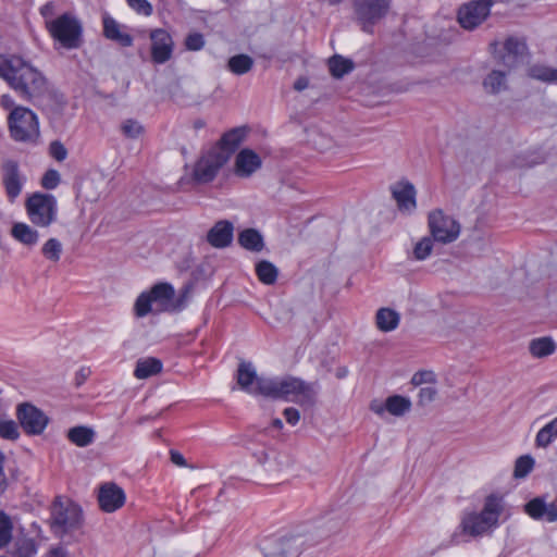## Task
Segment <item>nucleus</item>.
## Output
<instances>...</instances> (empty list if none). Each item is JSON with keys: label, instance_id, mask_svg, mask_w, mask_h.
Wrapping results in <instances>:
<instances>
[{"label": "nucleus", "instance_id": "bf43d9fd", "mask_svg": "<svg viewBox=\"0 0 557 557\" xmlns=\"http://www.w3.org/2000/svg\"><path fill=\"white\" fill-rule=\"evenodd\" d=\"M0 106L5 110H13L16 106L14 99L10 95H2L0 98Z\"/></svg>", "mask_w": 557, "mask_h": 557}, {"label": "nucleus", "instance_id": "864d4df0", "mask_svg": "<svg viewBox=\"0 0 557 557\" xmlns=\"http://www.w3.org/2000/svg\"><path fill=\"white\" fill-rule=\"evenodd\" d=\"M437 395V391L433 386H425L419 391V405L424 406L432 403Z\"/></svg>", "mask_w": 557, "mask_h": 557}, {"label": "nucleus", "instance_id": "4468645a", "mask_svg": "<svg viewBox=\"0 0 557 557\" xmlns=\"http://www.w3.org/2000/svg\"><path fill=\"white\" fill-rule=\"evenodd\" d=\"M16 414L21 426L27 434H41L48 424L47 416L30 404L20 405Z\"/></svg>", "mask_w": 557, "mask_h": 557}, {"label": "nucleus", "instance_id": "4c0bfd02", "mask_svg": "<svg viewBox=\"0 0 557 557\" xmlns=\"http://www.w3.org/2000/svg\"><path fill=\"white\" fill-rule=\"evenodd\" d=\"M253 65V60L247 54H237L230 58L227 66L228 70L236 74L243 75L251 70Z\"/></svg>", "mask_w": 557, "mask_h": 557}, {"label": "nucleus", "instance_id": "cd10ccee", "mask_svg": "<svg viewBox=\"0 0 557 557\" xmlns=\"http://www.w3.org/2000/svg\"><path fill=\"white\" fill-rule=\"evenodd\" d=\"M162 371L161 360L148 357L141 358L136 362L134 375L138 380H145L152 375H156Z\"/></svg>", "mask_w": 557, "mask_h": 557}, {"label": "nucleus", "instance_id": "13d9d810", "mask_svg": "<svg viewBox=\"0 0 557 557\" xmlns=\"http://www.w3.org/2000/svg\"><path fill=\"white\" fill-rule=\"evenodd\" d=\"M171 461L177 467H186L187 462L184 456L177 450L170 451Z\"/></svg>", "mask_w": 557, "mask_h": 557}, {"label": "nucleus", "instance_id": "0eeeda50", "mask_svg": "<svg viewBox=\"0 0 557 557\" xmlns=\"http://www.w3.org/2000/svg\"><path fill=\"white\" fill-rule=\"evenodd\" d=\"M174 288L168 283L156 284L150 290L141 293L134 305L135 315L144 318L148 313L165 311L173 297Z\"/></svg>", "mask_w": 557, "mask_h": 557}, {"label": "nucleus", "instance_id": "58836bf2", "mask_svg": "<svg viewBox=\"0 0 557 557\" xmlns=\"http://www.w3.org/2000/svg\"><path fill=\"white\" fill-rule=\"evenodd\" d=\"M329 67L334 77L341 78L354 69V64L348 59H345L341 55H335L330 59Z\"/></svg>", "mask_w": 557, "mask_h": 557}, {"label": "nucleus", "instance_id": "aec40b11", "mask_svg": "<svg viewBox=\"0 0 557 557\" xmlns=\"http://www.w3.org/2000/svg\"><path fill=\"white\" fill-rule=\"evenodd\" d=\"M262 165V160L253 150L245 148L240 150L234 163V173L238 177L247 178L256 173Z\"/></svg>", "mask_w": 557, "mask_h": 557}, {"label": "nucleus", "instance_id": "774afa93", "mask_svg": "<svg viewBox=\"0 0 557 557\" xmlns=\"http://www.w3.org/2000/svg\"><path fill=\"white\" fill-rule=\"evenodd\" d=\"M273 426L276 428V429H282L283 423H282V421L280 419H275L273 421Z\"/></svg>", "mask_w": 557, "mask_h": 557}, {"label": "nucleus", "instance_id": "6ab92c4d", "mask_svg": "<svg viewBox=\"0 0 557 557\" xmlns=\"http://www.w3.org/2000/svg\"><path fill=\"white\" fill-rule=\"evenodd\" d=\"M306 539L300 534H290L280 539L265 557H298L306 546Z\"/></svg>", "mask_w": 557, "mask_h": 557}, {"label": "nucleus", "instance_id": "9b49d317", "mask_svg": "<svg viewBox=\"0 0 557 557\" xmlns=\"http://www.w3.org/2000/svg\"><path fill=\"white\" fill-rule=\"evenodd\" d=\"M355 12L362 29L372 33L375 25L388 11L386 0H355Z\"/></svg>", "mask_w": 557, "mask_h": 557}, {"label": "nucleus", "instance_id": "f03ea898", "mask_svg": "<svg viewBox=\"0 0 557 557\" xmlns=\"http://www.w3.org/2000/svg\"><path fill=\"white\" fill-rule=\"evenodd\" d=\"M260 395L293 401L301 407L315 404L319 386L294 376L260 379L257 382Z\"/></svg>", "mask_w": 557, "mask_h": 557}, {"label": "nucleus", "instance_id": "c9c22d12", "mask_svg": "<svg viewBox=\"0 0 557 557\" xmlns=\"http://www.w3.org/2000/svg\"><path fill=\"white\" fill-rule=\"evenodd\" d=\"M555 438H557V417L537 432L535 444L539 447L547 448Z\"/></svg>", "mask_w": 557, "mask_h": 557}, {"label": "nucleus", "instance_id": "c756f323", "mask_svg": "<svg viewBox=\"0 0 557 557\" xmlns=\"http://www.w3.org/2000/svg\"><path fill=\"white\" fill-rule=\"evenodd\" d=\"M238 243L247 250L259 252L264 247L263 236L255 228H246L238 234Z\"/></svg>", "mask_w": 557, "mask_h": 557}, {"label": "nucleus", "instance_id": "dca6fc26", "mask_svg": "<svg viewBox=\"0 0 557 557\" xmlns=\"http://www.w3.org/2000/svg\"><path fill=\"white\" fill-rule=\"evenodd\" d=\"M125 493L117 484L106 482L98 491L99 507L104 512H114L125 504Z\"/></svg>", "mask_w": 557, "mask_h": 557}, {"label": "nucleus", "instance_id": "f704fd0d", "mask_svg": "<svg viewBox=\"0 0 557 557\" xmlns=\"http://www.w3.org/2000/svg\"><path fill=\"white\" fill-rule=\"evenodd\" d=\"M483 86L491 94H498L507 88L506 73L492 71L483 81Z\"/></svg>", "mask_w": 557, "mask_h": 557}, {"label": "nucleus", "instance_id": "1a4fd4ad", "mask_svg": "<svg viewBox=\"0 0 557 557\" xmlns=\"http://www.w3.org/2000/svg\"><path fill=\"white\" fill-rule=\"evenodd\" d=\"M26 210L32 223L47 227L55 221L57 200L50 194L35 193L26 200Z\"/></svg>", "mask_w": 557, "mask_h": 557}, {"label": "nucleus", "instance_id": "09e8293b", "mask_svg": "<svg viewBox=\"0 0 557 557\" xmlns=\"http://www.w3.org/2000/svg\"><path fill=\"white\" fill-rule=\"evenodd\" d=\"M126 2L138 14L145 16L152 14V5L148 0H126Z\"/></svg>", "mask_w": 557, "mask_h": 557}, {"label": "nucleus", "instance_id": "39448f33", "mask_svg": "<svg viewBox=\"0 0 557 557\" xmlns=\"http://www.w3.org/2000/svg\"><path fill=\"white\" fill-rule=\"evenodd\" d=\"M8 126L11 137L15 141L35 143L39 135L37 115L28 108L17 106L8 116Z\"/></svg>", "mask_w": 557, "mask_h": 557}, {"label": "nucleus", "instance_id": "6e6d98bb", "mask_svg": "<svg viewBox=\"0 0 557 557\" xmlns=\"http://www.w3.org/2000/svg\"><path fill=\"white\" fill-rule=\"evenodd\" d=\"M55 9H57V4L53 1H49V2L45 3L40 8V14H41V16L45 20V27L46 28H48V22L49 21L55 20V17H57L55 16Z\"/></svg>", "mask_w": 557, "mask_h": 557}, {"label": "nucleus", "instance_id": "412c9836", "mask_svg": "<svg viewBox=\"0 0 557 557\" xmlns=\"http://www.w3.org/2000/svg\"><path fill=\"white\" fill-rule=\"evenodd\" d=\"M392 195L397 202L400 211L411 212L416 209V188L408 181L397 182L392 186Z\"/></svg>", "mask_w": 557, "mask_h": 557}, {"label": "nucleus", "instance_id": "7ed1b4c3", "mask_svg": "<svg viewBox=\"0 0 557 557\" xmlns=\"http://www.w3.org/2000/svg\"><path fill=\"white\" fill-rule=\"evenodd\" d=\"M502 510L500 499L488 496L480 512H468L462 517L460 528L465 534L474 537L487 534L498 525Z\"/></svg>", "mask_w": 557, "mask_h": 557}, {"label": "nucleus", "instance_id": "f257e3e1", "mask_svg": "<svg viewBox=\"0 0 557 557\" xmlns=\"http://www.w3.org/2000/svg\"><path fill=\"white\" fill-rule=\"evenodd\" d=\"M0 77L23 100L36 103L49 94L45 75L18 55H0Z\"/></svg>", "mask_w": 557, "mask_h": 557}, {"label": "nucleus", "instance_id": "0e129e2a", "mask_svg": "<svg viewBox=\"0 0 557 557\" xmlns=\"http://www.w3.org/2000/svg\"><path fill=\"white\" fill-rule=\"evenodd\" d=\"M50 557H64L62 549H52L50 552Z\"/></svg>", "mask_w": 557, "mask_h": 557}, {"label": "nucleus", "instance_id": "f8f14e48", "mask_svg": "<svg viewBox=\"0 0 557 557\" xmlns=\"http://www.w3.org/2000/svg\"><path fill=\"white\" fill-rule=\"evenodd\" d=\"M492 0H475L461 5L458 10V22L467 30H472L481 25L490 15Z\"/></svg>", "mask_w": 557, "mask_h": 557}, {"label": "nucleus", "instance_id": "ea45409f", "mask_svg": "<svg viewBox=\"0 0 557 557\" xmlns=\"http://www.w3.org/2000/svg\"><path fill=\"white\" fill-rule=\"evenodd\" d=\"M121 132L122 134L129 139H137L145 133L144 125L134 119H126L121 123Z\"/></svg>", "mask_w": 557, "mask_h": 557}, {"label": "nucleus", "instance_id": "8fccbe9b", "mask_svg": "<svg viewBox=\"0 0 557 557\" xmlns=\"http://www.w3.org/2000/svg\"><path fill=\"white\" fill-rule=\"evenodd\" d=\"M59 183L60 174L57 170H48L41 178V185L46 189H54Z\"/></svg>", "mask_w": 557, "mask_h": 557}, {"label": "nucleus", "instance_id": "052dcab7", "mask_svg": "<svg viewBox=\"0 0 557 557\" xmlns=\"http://www.w3.org/2000/svg\"><path fill=\"white\" fill-rule=\"evenodd\" d=\"M3 462H4V456L2 451L0 450V494L3 491L4 484H5V475L3 472Z\"/></svg>", "mask_w": 557, "mask_h": 557}, {"label": "nucleus", "instance_id": "6e6552de", "mask_svg": "<svg viewBox=\"0 0 557 557\" xmlns=\"http://www.w3.org/2000/svg\"><path fill=\"white\" fill-rule=\"evenodd\" d=\"M490 52L498 63L510 70L518 66L523 60L528 52V47L523 39L509 36L503 42L492 41L490 44Z\"/></svg>", "mask_w": 557, "mask_h": 557}, {"label": "nucleus", "instance_id": "423d86ee", "mask_svg": "<svg viewBox=\"0 0 557 557\" xmlns=\"http://www.w3.org/2000/svg\"><path fill=\"white\" fill-rule=\"evenodd\" d=\"M51 529L59 535L76 530L83 521L81 507L67 498L57 497L51 507Z\"/></svg>", "mask_w": 557, "mask_h": 557}, {"label": "nucleus", "instance_id": "a878e982", "mask_svg": "<svg viewBox=\"0 0 557 557\" xmlns=\"http://www.w3.org/2000/svg\"><path fill=\"white\" fill-rule=\"evenodd\" d=\"M261 377H257L255 368L250 362H242L237 370V383L246 392L251 394H260L257 382Z\"/></svg>", "mask_w": 557, "mask_h": 557}, {"label": "nucleus", "instance_id": "7c9ffc66", "mask_svg": "<svg viewBox=\"0 0 557 557\" xmlns=\"http://www.w3.org/2000/svg\"><path fill=\"white\" fill-rule=\"evenodd\" d=\"M528 75L533 79L557 85V69L553 66L542 63L533 64L528 69Z\"/></svg>", "mask_w": 557, "mask_h": 557}, {"label": "nucleus", "instance_id": "e433bc0d", "mask_svg": "<svg viewBox=\"0 0 557 557\" xmlns=\"http://www.w3.org/2000/svg\"><path fill=\"white\" fill-rule=\"evenodd\" d=\"M256 273L263 284L271 285L276 282L278 271L272 262L262 260L257 263Z\"/></svg>", "mask_w": 557, "mask_h": 557}, {"label": "nucleus", "instance_id": "ddd939ff", "mask_svg": "<svg viewBox=\"0 0 557 557\" xmlns=\"http://www.w3.org/2000/svg\"><path fill=\"white\" fill-rule=\"evenodd\" d=\"M226 162V154L220 153L219 149L211 148L195 164L194 178L200 183L211 182Z\"/></svg>", "mask_w": 557, "mask_h": 557}, {"label": "nucleus", "instance_id": "69168bd1", "mask_svg": "<svg viewBox=\"0 0 557 557\" xmlns=\"http://www.w3.org/2000/svg\"><path fill=\"white\" fill-rule=\"evenodd\" d=\"M203 126H205V121H202V120H197L194 123V127L197 129L202 128Z\"/></svg>", "mask_w": 557, "mask_h": 557}, {"label": "nucleus", "instance_id": "bb28decb", "mask_svg": "<svg viewBox=\"0 0 557 557\" xmlns=\"http://www.w3.org/2000/svg\"><path fill=\"white\" fill-rule=\"evenodd\" d=\"M399 321V313L391 308H381L375 315L376 327L385 333L397 329Z\"/></svg>", "mask_w": 557, "mask_h": 557}, {"label": "nucleus", "instance_id": "5fc2aeb1", "mask_svg": "<svg viewBox=\"0 0 557 557\" xmlns=\"http://www.w3.org/2000/svg\"><path fill=\"white\" fill-rule=\"evenodd\" d=\"M185 45L188 50L198 51L203 47L205 40L201 34L195 33L187 36Z\"/></svg>", "mask_w": 557, "mask_h": 557}, {"label": "nucleus", "instance_id": "72a5a7b5", "mask_svg": "<svg viewBox=\"0 0 557 557\" xmlns=\"http://www.w3.org/2000/svg\"><path fill=\"white\" fill-rule=\"evenodd\" d=\"M385 408L391 414L401 417L411 408L409 398L400 395H393L386 398Z\"/></svg>", "mask_w": 557, "mask_h": 557}, {"label": "nucleus", "instance_id": "2f4dec72", "mask_svg": "<svg viewBox=\"0 0 557 557\" xmlns=\"http://www.w3.org/2000/svg\"><path fill=\"white\" fill-rule=\"evenodd\" d=\"M67 438L78 447H86L94 442L95 432L88 426L78 425L67 431Z\"/></svg>", "mask_w": 557, "mask_h": 557}, {"label": "nucleus", "instance_id": "c85d7f7f", "mask_svg": "<svg viewBox=\"0 0 557 557\" xmlns=\"http://www.w3.org/2000/svg\"><path fill=\"white\" fill-rule=\"evenodd\" d=\"M11 235L14 239L25 246H35L38 243L39 234L26 223H15L12 226Z\"/></svg>", "mask_w": 557, "mask_h": 557}, {"label": "nucleus", "instance_id": "393cba45", "mask_svg": "<svg viewBox=\"0 0 557 557\" xmlns=\"http://www.w3.org/2000/svg\"><path fill=\"white\" fill-rule=\"evenodd\" d=\"M246 136V129L244 127H236L228 132H226L214 149H219L220 153L226 154L227 160L232 156V153L238 148V146L243 143Z\"/></svg>", "mask_w": 557, "mask_h": 557}, {"label": "nucleus", "instance_id": "a18cd8bd", "mask_svg": "<svg viewBox=\"0 0 557 557\" xmlns=\"http://www.w3.org/2000/svg\"><path fill=\"white\" fill-rule=\"evenodd\" d=\"M533 467L534 459L531 456H521L516 460L513 475L516 478H525L532 471Z\"/></svg>", "mask_w": 557, "mask_h": 557}, {"label": "nucleus", "instance_id": "603ef678", "mask_svg": "<svg viewBox=\"0 0 557 557\" xmlns=\"http://www.w3.org/2000/svg\"><path fill=\"white\" fill-rule=\"evenodd\" d=\"M436 375L433 371H419L413 374L411 379V383L416 386L428 384V383H435Z\"/></svg>", "mask_w": 557, "mask_h": 557}, {"label": "nucleus", "instance_id": "2eb2a0df", "mask_svg": "<svg viewBox=\"0 0 557 557\" xmlns=\"http://www.w3.org/2000/svg\"><path fill=\"white\" fill-rule=\"evenodd\" d=\"M257 461L271 474H280L287 471L294 465V458L283 451L261 448L253 453Z\"/></svg>", "mask_w": 557, "mask_h": 557}, {"label": "nucleus", "instance_id": "4d7b16f0", "mask_svg": "<svg viewBox=\"0 0 557 557\" xmlns=\"http://www.w3.org/2000/svg\"><path fill=\"white\" fill-rule=\"evenodd\" d=\"M285 420L287 423L292 425H296L300 420V413L296 408L289 407L286 408L283 412Z\"/></svg>", "mask_w": 557, "mask_h": 557}, {"label": "nucleus", "instance_id": "49530a36", "mask_svg": "<svg viewBox=\"0 0 557 557\" xmlns=\"http://www.w3.org/2000/svg\"><path fill=\"white\" fill-rule=\"evenodd\" d=\"M433 249V240L430 237H423L421 240H419L413 249V256L417 260H424L426 259Z\"/></svg>", "mask_w": 557, "mask_h": 557}, {"label": "nucleus", "instance_id": "de8ad7c7", "mask_svg": "<svg viewBox=\"0 0 557 557\" xmlns=\"http://www.w3.org/2000/svg\"><path fill=\"white\" fill-rule=\"evenodd\" d=\"M541 162V158L535 153L523 152L517 154L512 160L513 168H530Z\"/></svg>", "mask_w": 557, "mask_h": 557}, {"label": "nucleus", "instance_id": "e2e57ef3", "mask_svg": "<svg viewBox=\"0 0 557 557\" xmlns=\"http://www.w3.org/2000/svg\"><path fill=\"white\" fill-rule=\"evenodd\" d=\"M370 409L379 416H382L386 411L385 404L383 405L376 401H373L370 405Z\"/></svg>", "mask_w": 557, "mask_h": 557}, {"label": "nucleus", "instance_id": "c03bdc74", "mask_svg": "<svg viewBox=\"0 0 557 557\" xmlns=\"http://www.w3.org/2000/svg\"><path fill=\"white\" fill-rule=\"evenodd\" d=\"M37 554L36 543L33 539H18L15 543L16 557H34Z\"/></svg>", "mask_w": 557, "mask_h": 557}, {"label": "nucleus", "instance_id": "4be33fe9", "mask_svg": "<svg viewBox=\"0 0 557 557\" xmlns=\"http://www.w3.org/2000/svg\"><path fill=\"white\" fill-rule=\"evenodd\" d=\"M103 35L106 38L117 42L122 47H131L133 45V37L124 29L125 26L117 23L113 17L106 14L102 18Z\"/></svg>", "mask_w": 557, "mask_h": 557}, {"label": "nucleus", "instance_id": "20e7f679", "mask_svg": "<svg viewBox=\"0 0 557 557\" xmlns=\"http://www.w3.org/2000/svg\"><path fill=\"white\" fill-rule=\"evenodd\" d=\"M55 45L66 50L78 49L83 44V24L70 12L48 22L46 28Z\"/></svg>", "mask_w": 557, "mask_h": 557}, {"label": "nucleus", "instance_id": "f3484780", "mask_svg": "<svg viewBox=\"0 0 557 557\" xmlns=\"http://www.w3.org/2000/svg\"><path fill=\"white\" fill-rule=\"evenodd\" d=\"M150 39L152 61L157 64L169 61L174 46L171 35L165 29L157 28L150 33Z\"/></svg>", "mask_w": 557, "mask_h": 557}, {"label": "nucleus", "instance_id": "473e14b6", "mask_svg": "<svg viewBox=\"0 0 557 557\" xmlns=\"http://www.w3.org/2000/svg\"><path fill=\"white\" fill-rule=\"evenodd\" d=\"M529 350L533 357L544 358L555 352L556 344L549 337H540L530 342Z\"/></svg>", "mask_w": 557, "mask_h": 557}, {"label": "nucleus", "instance_id": "338daca9", "mask_svg": "<svg viewBox=\"0 0 557 557\" xmlns=\"http://www.w3.org/2000/svg\"><path fill=\"white\" fill-rule=\"evenodd\" d=\"M346 373H347V370H346V369H339V370L337 371L336 376H337V377H339V379H342V377H344V376L346 375Z\"/></svg>", "mask_w": 557, "mask_h": 557}, {"label": "nucleus", "instance_id": "79ce46f5", "mask_svg": "<svg viewBox=\"0 0 557 557\" xmlns=\"http://www.w3.org/2000/svg\"><path fill=\"white\" fill-rule=\"evenodd\" d=\"M13 523L11 518L0 510V548L5 547L12 540Z\"/></svg>", "mask_w": 557, "mask_h": 557}, {"label": "nucleus", "instance_id": "3c124183", "mask_svg": "<svg viewBox=\"0 0 557 557\" xmlns=\"http://www.w3.org/2000/svg\"><path fill=\"white\" fill-rule=\"evenodd\" d=\"M49 152L51 157L59 162L64 161L67 157V149L61 141L58 140H54L50 144Z\"/></svg>", "mask_w": 557, "mask_h": 557}, {"label": "nucleus", "instance_id": "a211bd4d", "mask_svg": "<svg viewBox=\"0 0 557 557\" xmlns=\"http://www.w3.org/2000/svg\"><path fill=\"white\" fill-rule=\"evenodd\" d=\"M3 176L2 183L5 188L8 198L15 200L23 188L24 177L22 176L16 161L7 160L2 164Z\"/></svg>", "mask_w": 557, "mask_h": 557}, {"label": "nucleus", "instance_id": "9d476101", "mask_svg": "<svg viewBox=\"0 0 557 557\" xmlns=\"http://www.w3.org/2000/svg\"><path fill=\"white\" fill-rule=\"evenodd\" d=\"M429 227L433 238L447 244L456 240L460 234L459 223L442 210H434L429 214Z\"/></svg>", "mask_w": 557, "mask_h": 557}, {"label": "nucleus", "instance_id": "5701e85b", "mask_svg": "<svg viewBox=\"0 0 557 557\" xmlns=\"http://www.w3.org/2000/svg\"><path fill=\"white\" fill-rule=\"evenodd\" d=\"M525 511L533 519L546 522H555L557 520V506L553 503L546 504L539 497L525 504Z\"/></svg>", "mask_w": 557, "mask_h": 557}, {"label": "nucleus", "instance_id": "680f3d73", "mask_svg": "<svg viewBox=\"0 0 557 557\" xmlns=\"http://www.w3.org/2000/svg\"><path fill=\"white\" fill-rule=\"evenodd\" d=\"M309 85V82L306 77H299L296 79L294 84V88L298 91L305 90Z\"/></svg>", "mask_w": 557, "mask_h": 557}, {"label": "nucleus", "instance_id": "b1692460", "mask_svg": "<svg viewBox=\"0 0 557 557\" xmlns=\"http://www.w3.org/2000/svg\"><path fill=\"white\" fill-rule=\"evenodd\" d=\"M233 224L222 220L214 224L209 231L207 239L209 244L215 248H224L228 246L233 239Z\"/></svg>", "mask_w": 557, "mask_h": 557}, {"label": "nucleus", "instance_id": "a19ab883", "mask_svg": "<svg viewBox=\"0 0 557 557\" xmlns=\"http://www.w3.org/2000/svg\"><path fill=\"white\" fill-rule=\"evenodd\" d=\"M0 437L7 441H16L20 437V429L15 421L0 417Z\"/></svg>", "mask_w": 557, "mask_h": 557}, {"label": "nucleus", "instance_id": "37998d69", "mask_svg": "<svg viewBox=\"0 0 557 557\" xmlns=\"http://www.w3.org/2000/svg\"><path fill=\"white\" fill-rule=\"evenodd\" d=\"M41 252L48 260L58 262L62 253V244L57 238H50L44 244Z\"/></svg>", "mask_w": 557, "mask_h": 557}]
</instances>
